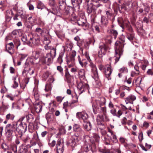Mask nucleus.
Masks as SVG:
<instances>
[{"instance_id": "0eeeda50", "label": "nucleus", "mask_w": 153, "mask_h": 153, "mask_svg": "<svg viewBox=\"0 0 153 153\" xmlns=\"http://www.w3.org/2000/svg\"><path fill=\"white\" fill-rule=\"evenodd\" d=\"M132 6L131 0H127L119 7L118 10L121 13H124L125 12L129 11Z\"/></svg>"}, {"instance_id": "49530a36", "label": "nucleus", "mask_w": 153, "mask_h": 153, "mask_svg": "<svg viewBox=\"0 0 153 153\" xmlns=\"http://www.w3.org/2000/svg\"><path fill=\"white\" fill-rule=\"evenodd\" d=\"M57 69L59 71L62 76L63 75V70L62 67L60 66H58L57 67Z\"/></svg>"}, {"instance_id": "5701e85b", "label": "nucleus", "mask_w": 153, "mask_h": 153, "mask_svg": "<svg viewBox=\"0 0 153 153\" xmlns=\"http://www.w3.org/2000/svg\"><path fill=\"white\" fill-rule=\"evenodd\" d=\"M79 78L81 79H84L85 78V71L84 69H80L78 72Z\"/></svg>"}, {"instance_id": "a19ab883", "label": "nucleus", "mask_w": 153, "mask_h": 153, "mask_svg": "<svg viewBox=\"0 0 153 153\" xmlns=\"http://www.w3.org/2000/svg\"><path fill=\"white\" fill-rule=\"evenodd\" d=\"M105 40L106 42L108 44H111L112 41V37L110 36H108L107 37H106V38L105 39Z\"/></svg>"}, {"instance_id": "b1692460", "label": "nucleus", "mask_w": 153, "mask_h": 153, "mask_svg": "<svg viewBox=\"0 0 153 153\" xmlns=\"http://www.w3.org/2000/svg\"><path fill=\"white\" fill-rule=\"evenodd\" d=\"M65 77L66 79V81L68 83H70L71 82V76L69 74L68 68H66L65 70Z\"/></svg>"}, {"instance_id": "3c124183", "label": "nucleus", "mask_w": 153, "mask_h": 153, "mask_svg": "<svg viewBox=\"0 0 153 153\" xmlns=\"http://www.w3.org/2000/svg\"><path fill=\"white\" fill-rule=\"evenodd\" d=\"M59 134H65V130L63 127H61L59 128Z\"/></svg>"}, {"instance_id": "338daca9", "label": "nucleus", "mask_w": 153, "mask_h": 153, "mask_svg": "<svg viewBox=\"0 0 153 153\" xmlns=\"http://www.w3.org/2000/svg\"><path fill=\"white\" fill-rule=\"evenodd\" d=\"M138 138L139 140L140 141H141L143 139V135L142 132H141L139 134Z\"/></svg>"}, {"instance_id": "6e6d98bb", "label": "nucleus", "mask_w": 153, "mask_h": 153, "mask_svg": "<svg viewBox=\"0 0 153 153\" xmlns=\"http://www.w3.org/2000/svg\"><path fill=\"white\" fill-rule=\"evenodd\" d=\"M105 71H112L111 68V66L108 65H105Z\"/></svg>"}, {"instance_id": "f03ea898", "label": "nucleus", "mask_w": 153, "mask_h": 153, "mask_svg": "<svg viewBox=\"0 0 153 153\" xmlns=\"http://www.w3.org/2000/svg\"><path fill=\"white\" fill-rule=\"evenodd\" d=\"M17 125L16 123H13L12 124H7L5 127V131L7 135V138L9 141H11L12 138L13 132L15 133L17 131Z\"/></svg>"}, {"instance_id": "dca6fc26", "label": "nucleus", "mask_w": 153, "mask_h": 153, "mask_svg": "<svg viewBox=\"0 0 153 153\" xmlns=\"http://www.w3.org/2000/svg\"><path fill=\"white\" fill-rule=\"evenodd\" d=\"M39 39H34L33 37H30L27 44L29 46H33L35 45H37L38 43Z\"/></svg>"}, {"instance_id": "5fc2aeb1", "label": "nucleus", "mask_w": 153, "mask_h": 153, "mask_svg": "<svg viewBox=\"0 0 153 153\" xmlns=\"http://www.w3.org/2000/svg\"><path fill=\"white\" fill-rule=\"evenodd\" d=\"M107 18H110V17L112 16V14L110 11H105Z\"/></svg>"}, {"instance_id": "393cba45", "label": "nucleus", "mask_w": 153, "mask_h": 153, "mask_svg": "<svg viewBox=\"0 0 153 153\" xmlns=\"http://www.w3.org/2000/svg\"><path fill=\"white\" fill-rule=\"evenodd\" d=\"M99 117L100 119V120L102 121H109V117L107 115L106 112L103 114L99 116Z\"/></svg>"}, {"instance_id": "e2e57ef3", "label": "nucleus", "mask_w": 153, "mask_h": 153, "mask_svg": "<svg viewBox=\"0 0 153 153\" xmlns=\"http://www.w3.org/2000/svg\"><path fill=\"white\" fill-rule=\"evenodd\" d=\"M110 112L114 116H117L116 111L115 109H112L110 110Z\"/></svg>"}, {"instance_id": "58836bf2", "label": "nucleus", "mask_w": 153, "mask_h": 153, "mask_svg": "<svg viewBox=\"0 0 153 153\" xmlns=\"http://www.w3.org/2000/svg\"><path fill=\"white\" fill-rule=\"evenodd\" d=\"M126 29L127 30L126 33H131L134 32L132 27L130 25L128 24H126Z\"/></svg>"}, {"instance_id": "6e6552de", "label": "nucleus", "mask_w": 153, "mask_h": 153, "mask_svg": "<svg viewBox=\"0 0 153 153\" xmlns=\"http://www.w3.org/2000/svg\"><path fill=\"white\" fill-rule=\"evenodd\" d=\"M81 139V136L79 135L74 134L72 136L71 140H70L68 144L72 147H74L79 144V141Z\"/></svg>"}, {"instance_id": "79ce46f5", "label": "nucleus", "mask_w": 153, "mask_h": 153, "mask_svg": "<svg viewBox=\"0 0 153 153\" xmlns=\"http://www.w3.org/2000/svg\"><path fill=\"white\" fill-rule=\"evenodd\" d=\"M27 37L26 35H24L22 36L21 37V39L22 41L24 42V44H27V42H28V41L27 40Z\"/></svg>"}, {"instance_id": "423d86ee", "label": "nucleus", "mask_w": 153, "mask_h": 153, "mask_svg": "<svg viewBox=\"0 0 153 153\" xmlns=\"http://www.w3.org/2000/svg\"><path fill=\"white\" fill-rule=\"evenodd\" d=\"M99 105L97 103L94 104L92 105L93 109L94 114H97L98 112L103 114L106 112V109L104 102H99Z\"/></svg>"}, {"instance_id": "c756f323", "label": "nucleus", "mask_w": 153, "mask_h": 153, "mask_svg": "<svg viewBox=\"0 0 153 153\" xmlns=\"http://www.w3.org/2000/svg\"><path fill=\"white\" fill-rule=\"evenodd\" d=\"M64 51L60 52L59 56L57 59V61L60 64H61L62 62V57L64 54Z\"/></svg>"}, {"instance_id": "2f4dec72", "label": "nucleus", "mask_w": 153, "mask_h": 153, "mask_svg": "<svg viewBox=\"0 0 153 153\" xmlns=\"http://www.w3.org/2000/svg\"><path fill=\"white\" fill-rule=\"evenodd\" d=\"M15 117V116L13 114L9 113L6 115V119L7 120H10L13 121Z\"/></svg>"}, {"instance_id": "aec40b11", "label": "nucleus", "mask_w": 153, "mask_h": 153, "mask_svg": "<svg viewBox=\"0 0 153 153\" xmlns=\"http://www.w3.org/2000/svg\"><path fill=\"white\" fill-rule=\"evenodd\" d=\"M109 31L110 33L114 36V39H115L118 35V33L117 31L114 29L113 25L111 26L110 29Z\"/></svg>"}, {"instance_id": "e433bc0d", "label": "nucleus", "mask_w": 153, "mask_h": 153, "mask_svg": "<svg viewBox=\"0 0 153 153\" xmlns=\"http://www.w3.org/2000/svg\"><path fill=\"white\" fill-rule=\"evenodd\" d=\"M35 110L37 112H39L42 111V106L39 104L35 106Z\"/></svg>"}, {"instance_id": "bf43d9fd", "label": "nucleus", "mask_w": 153, "mask_h": 153, "mask_svg": "<svg viewBox=\"0 0 153 153\" xmlns=\"http://www.w3.org/2000/svg\"><path fill=\"white\" fill-rule=\"evenodd\" d=\"M56 141L55 140H53L51 143H48L49 146L51 147H53L56 145Z\"/></svg>"}, {"instance_id": "ea45409f", "label": "nucleus", "mask_w": 153, "mask_h": 153, "mask_svg": "<svg viewBox=\"0 0 153 153\" xmlns=\"http://www.w3.org/2000/svg\"><path fill=\"white\" fill-rule=\"evenodd\" d=\"M73 8L71 7H68L66 8L65 13L66 15L70 14L71 11L73 10Z\"/></svg>"}, {"instance_id": "8fccbe9b", "label": "nucleus", "mask_w": 153, "mask_h": 153, "mask_svg": "<svg viewBox=\"0 0 153 153\" xmlns=\"http://www.w3.org/2000/svg\"><path fill=\"white\" fill-rule=\"evenodd\" d=\"M34 92V97L36 100H37L39 99V94L37 91H33Z\"/></svg>"}, {"instance_id": "72a5a7b5", "label": "nucleus", "mask_w": 153, "mask_h": 153, "mask_svg": "<svg viewBox=\"0 0 153 153\" xmlns=\"http://www.w3.org/2000/svg\"><path fill=\"white\" fill-rule=\"evenodd\" d=\"M71 3L73 4L74 7H76V6H79L80 4L81 3V1H80L79 2L78 0H71Z\"/></svg>"}, {"instance_id": "052dcab7", "label": "nucleus", "mask_w": 153, "mask_h": 153, "mask_svg": "<svg viewBox=\"0 0 153 153\" xmlns=\"http://www.w3.org/2000/svg\"><path fill=\"white\" fill-rule=\"evenodd\" d=\"M51 115L49 114H47L46 115V118L48 122L50 121L51 120Z\"/></svg>"}, {"instance_id": "f3484780", "label": "nucleus", "mask_w": 153, "mask_h": 153, "mask_svg": "<svg viewBox=\"0 0 153 153\" xmlns=\"http://www.w3.org/2000/svg\"><path fill=\"white\" fill-rule=\"evenodd\" d=\"M136 99V97L135 96L133 95H130L125 98V100L126 104H128V103L133 104V101L135 100Z\"/></svg>"}, {"instance_id": "864d4df0", "label": "nucleus", "mask_w": 153, "mask_h": 153, "mask_svg": "<svg viewBox=\"0 0 153 153\" xmlns=\"http://www.w3.org/2000/svg\"><path fill=\"white\" fill-rule=\"evenodd\" d=\"M96 17V15H91V24L93 25L95 22V19Z\"/></svg>"}, {"instance_id": "f8f14e48", "label": "nucleus", "mask_w": 153, "mask_h": 153, "mask_svg": "<svg viewBox=\"0 0 153 153\" xmlns=\"http://www.w3.org/2000/svg\"><path fill=\"white\" fill-rule=\"evenodd\" d=\"M89 66L91 68V71L94 75L95 79L96 80L98 79V75L97 72V70L95 65H94L92 61L89 62Z\"/></svg>"}, {"instance_id": "39448f33", "label": "nucleus", "mask_w": 153, "mask_h": 153, "mask_svg": "<svg viewBox=\"0 0 153 153\" xmlns=\"http://www.w3.org/2000/svg\"><path fill=\"white\" fill-rule=\"evenodd\" d=\"M46 9L48 12L47 18L52 21H54L56 19V16H59L60 14L59 9H55L54 7L51 9L47 8Z\"/></svg>"}, {"instance_id": "c85d7f7f", "label": "nucleus", "mask_w": 153, "mask_h": 153, "mask_svg": "<svg viewBox=\"0 0 153 153\" xmlns=\"http://www.w3.org/2000/svg\"><path fill=\"white\" fill-rule=\"evenodd\" d=\"M142 77H139L134 80L133 83H135L136 86L139 87L142 81Z\"/></svg>"}, {"instance_id": "69168bd1", "label": "nucleus", "mask_w": 153, "mask_h": 153, "mask_svg": "<svg viewBox=\"0 0 153 153\" xmlns=\"http://www.w3.org/2000/svg\"><path fill=\"white\" fill-rule=\"evenodd\" d=\"M35 31L40 34H42V29L41 28L38 27L36 28L35 30Z\"/></svg>"}, {"instance_id": "09e8293b", "label": "nucleus", "mask_w": 153, "mask_h": 153, "mask_svg": "<svg viewBox=\"0 0 153 153\" xmlns=\"http://www.w3.org/2000/svg\"><path fill=\"white\" fill-rule=\"evenodd\" d=\"M40 54V52L39 51H36L34 52L33 55L34 57L35 58H36L37 59H38L39 57V54Z\"/></svg>"}, {"instance_id": "cd10ccee", "label": "nucleus", "mask_w": 153, "mask_h": 153, "mask_svg": "<svg viewBox=\"0 0 153 153\" xmlns=\"http://www.w3.org/2000/svg\"><path fill=\"white\" fill-rule=\"evenodd\" d=\"M104 16L101 17V23L102 25L106 26L108 23V19Z\"/></svg>"}, {"instance_id": "473e14b6", "label": "nucleus", "mask_w": 153, "mask_h": 153, "mask_svg": "<svg viewBox=\"0 0 153 153\" xmlns=\"http://www.w3.org/2000/svg\"><path fill=\"white\" fill-rule=\"evenodd\" d=\"M59 1V9L62 10L65 9V4L63 0H61Z\"/></svg>"}, {"instance_id": "bb28decb", "label": "nucleus", "mask_w": 153, "mask_h": 153, "mask_svg": "<svg viewBox=\"0 0 153 153\" xmlns=\"http://www.w3.org/2000/svg\"><path fill=\"white\" fill-rule=\"evenodd\" d=\"M87 11L89 14L92 13V15H96V10L93 6L88 7L87 9Z\"/></svg>"}, {"instance_id": "7ed1b4c3", "label": "nucleus", "mask_w": 153, "mask_h": 153, "mask_svg": "<svg viewBox=\"0 0 153 153\" xmlns=\"http://www.w3.org/2000/svg\"><path fill=\"white\" fill-rule=\"evenodd\" d=\"M13 42L7 44L5 47L6 51L11 55L14 52V47L17 49L21 44L20 41L18 38L14 39Z\"/></svg>"}, {"instance_id": "9b49d317", "label": "nucleus", "mask_w": 153, "mask_h": 153, "mask_svg": "<svg viewBox=\"0 0 153 153\" xmlns=\"http://www.w3.org/2000/svg\"><path fill=\"white\" fill-rule=\"evenodd\" d=\"M99 50L98 52V55L100 57H102L105 54V52L108 48V47L106 44H102L99 47Z\"/></svg>"}, {"instance_id": "f257e3e1", "label": "nucleus", "mask_w": 153, "mask_h": 153, "mask_svg": "<svg viewBox=\"0 0 153 153\" xmlns=\"http://www.w3.org/2000/svg\"><path fill=\"white\" fill-rule=\"evenodd\" d=\"M125 41L123 40L121 41L116 42L115 43V54L114 58L115 60V63L118 62L123 52V48L124 46Z\"/></svg>"}, {"instance_id": "a878e982", "label": "nucleus", "mask_w": 153, "mask_h": 153, "mask_svg": "<svg viewBox=\"0 0 153 153\" xmlns=\"http://www.w3.org/2000/svg\"><path fill=\"white\" fill-rule=\"evenodd\" d=\"M126 36L130 41H133L134 38V32L131 33H126Z\"/></svg>"}, {"instance_id": "4c0bfd02", "label": "nucleus", "mask_w": 153, "mask_h": 153, "mask_svg": "<svg viewBox=\"0 0 153 153\" xmlns=\"http://www.w3.org/2000/svg\"><path fill=\"white\" fill-rule=\"evenodd\" d=\"M51 89V83L47 84L46 85L45 90L46 92H48Z\"/></svg>"}, {"instance_id": "37998d69", "label": "nucleus", "mask_w": 153, "mask_h": 153, "mask_svg": "<svg viewBox=\"0 0 153 153\" xmlns=\"http://www.w3.org/2000/svg\"><path fill=\"white\" fill-rule=\"evenodd\" d=\"M112 71H105V75L106 77L108 80L111 79V78L110 77V76L111 74L112 73Z\"/></svg>"}, {"instance_id": "0e129e2a", "label": "nucleus", "mask_w": 153, "mask_h": 153, "mask_svg": "<svg viewBox=\"0 0 153 153\" xmlns=\"http://www.w3.org/2000/svg\"><path fill=\"white\" fill-rule=\"evenodd\" d=\"M9 70L11 74H14L16 72L15 69L12 67H10V68Z\"/></svg>"}, {"instance_id": "6ab92c4d", "label": "nucleus", "mask_w": 153, "mask_h": 153, "mask_svg": "<svg viewBox=\"0 0 153 153\" xmlns=\"http://www.w3.org/2000/svg\"><path fill=\"white\" fill-rule=\"evenodd\" d=\"M83 125L84 129L88 131L91 130L92 126L91 123L89 121H87L83 122Z\"/></svg>"}, {"instance_id": "de8ad7c7", "label": "nucleus", "mask_w": 153, "mask_h": 153, "mask_svg": "<svg viewBox=\"0 0 153 153\" xmlns=\"http://www.w3.org/2000/svg\"><path fill=\"white\" fill-rule=\"evenodd\" d=\"M120 72L121 73H127L128 70L127 68L123 67L120 69Z\"/></svg>"}, {"instance_id": "c03bdc74", "label": "nucleus", "mask_w": 153, "mask_h": 153, "mask_svg": "<svg viewBox=\"0 0 153 153\" xmlns=\"http://www.w3.org/2000/svg\"><path fill=\"white\" fill-rule=\"evenodd\" d=\"M78 59L79 62V64L82 67H84V59H81L80 58V56H78Z\"/></svg>"}, {"instance_id": "f704fd0d", "label": "nucleus", "mask_w": 153, "mask_h": 153, "mask_svg": "<svg viewBox=\"0 0 153 153\" xmlns=\"http://www.w3.org/2000/svg\"><path fill=\"white\" fill-rule=\"evenodd\" d=\"M45 48L46 50H51L50 52H51L52 50H54L55 51V55L56 56V49L54 48L53 47L51 46H49L48 44H47L45 46Z\"/></svg>"}, {"instance_id": "13d9d810", "label": "nucleus", "mask_w": 153, "mask_h": 153, "mask_svg": "<svg viewBox=\"0 0 153 153\" xmlns=\"http://www.w3.org/2000/svg\"><path fill=\"white\" fill-rule=\"evenodd\" d=\"M27 5L29 9L30 10H33L34 7L32 4H30L28 2L27 4Z\"/></svg>"}, {"instance_id": "a18cd8bd", "label": "nucleus", "mask_w": 153, "mask_h": 153, "mask_svg": "<svg viewBox=\"0 0 153 153\" xmlns=\"http://www.w3.org/2000/svg\"><path fill=\"white\" fill-rule=\"evenodd\" d=\"M49 75L50 74L49 72L46 71L43 74L42 76L43 78L45 80L48 77Z\"/></svg>"}, {"instance_id": "774afa93", "label": "nucleus", "mask_w": 153, "mask_h": 153, "mask_svg": "<svg viewBox=\"0 0 153 153\" xmlns=\"http://www.w3.org/2000/svg\"><path fill=\"white\" fill-rule=\"evenodd\" d=\"M63 98H62L61 96H58L56 98L57 101L59 102H62Z\"/></svg>"}, {"instance_id": "4468645a", "label": "nucleus", "mask_w": 153, "mask_h": 153, "mask_svg": "<svg viewBox=\"0 0 153 153\" xmlns=\"http://www.w3.org/2000/svg\"><path fill=\"white\" fill-rule=\"evenodd\" d=\"M76 117L79 119L81 118L83 122L88 121V116L87 114L84 112H78L76 114Z\"/></svg>"}, {"instance_id": "603ef678", "label": "nucleus", "mask_w": 153, "mask_h": 153, "mask_svg": "<svg viewBox=\"0 0 153 153\" xmlns=\"http://www.w3.org/2000/svg\"><path fill=\"white\" fill-rule=\"evenodd\" d=\"M67 62L68 65V67L69 68L74 66L75 65V62H71L69 61H67Z\"/></svg>"}, {"instance_id": "412c9836", "label": "nucleus", "mask_w": 153, "mask_h": 153, "mask_svg": "<svg viewBox=\"0 0 153 153\" xmlns=\"http://www.w3.org/2000/svg\"><path fill=\"white\" fill-rule=\"evenodd\" d=\"M97 127L100 130H103L105 128V126L103 121H101L100 119H97Z\"/></svg>"}, {"instance_id": "1a4fd4ad", "label": "nucleus", "mask_w": 153, "mask_h": 153, "mask_svg": "<svg viewBox=\"0 0 153 153\" xmlns=\"http://www.w3.org/2000/svg\"><path fill=\"white\" fill-rule=\"evenodd\" d=\"M89 87V85L87 84L82 81L77 83V88L78 89V92L79 95L85 90L88 89Z\"/></svg>"}, {"instance_id": "7c9ffc66", "label": "nucleus", "mask_w": 153, "mask_h": 153, "mask_svg": "<svg viewBox=\"0 0 153 153\" xmlns=\"http://www.w3.org/2000/svg\"><path fill=\"white\" fill-rule=\"evenodd\" d=\"M108 137L110 138L111 140L114 143H116L118 141L116 136L114 134L110 135L108 134H107Z\"/></svg>"}, {"instance_id": "c9c22d12", "label": "nucleus", "mask_w": 153, "mask_h": 153, "mask_svg": "<svg viewBox=\"0 0 153 153\" xmlns=\"http://www.w3.org/2000/svg\"><path fill=\"white\" fill-rule=\"evenodd\" d=\"M49 3L50 5L51 6V8L54 7L55 9H59L55 6L56 3L55 0H49Z\"/></svg>"}, {"instance_id": "9d476101", "label": "nucleus", "mask_w": 153, "mask_h": 153, "mask_svg": "<svg viewBox=\"0 0 153 153\" xmlns=\"http://www.w3.org/2000/svg\"><path fill=\"white\" fill-rule=\"evenodd\" d=\"M27 129V125L25 123H23L21 122L18 126H17V131L20 135H21L20 137L22 136V133H25Z\"/></svg>"}, {"instance_id": "2eb2a0df", "label": "nucleus", "mask_w": 153, "mask_h": 153, "mask_svg": "<svg viewBox=\"0 0 153 153\" xmlns=\"http://www.w3.org/2000/svg\"><path fill=\"white\" fill-rule=\"evenodd\" d=\"M77 24L79 26H85L86 28L89 27V25L86 23L85 18V16L83 18H80L77 21Z\"/></svg>"}, {"instance_id": "20e7f679", "label": "nucleus", "mask_w": 153, "mask_h": 153, "mask_svg": "<svg viewBox=\"0 0 153 153\" xmlns=\"http://www.w3.org/2000/svg\"><path fill=\"white\" fill-rule=\"evenodd\" d=\"M55 51L52 50L49 53H47L45 57L41 58L39 62L43 64H47L48 65L49 63L52 62L53 59L55 57Z\"/></svg>"}, {"instance_id": "4be33fe9", "label": "nucleus", "mask_w": 153, "mask_h": 153, "mask_svg": "<svg viewBox=\"0 0 153 153\" xmlns=\"http://www.w3.org/2000/svg\"><path fill=\"white\" fill-rule=\"evenodd\" d=\"M73 129L74 131L76 132H79L81 134H82L84 131L80 128L79 125L75 124L73 126Z\"/></svg>"}, {"instance_id": "a211bd4d", "label": "nucleus", "mask_w": 153, "mask_h": 153, "mask_svg": "<svg viewBox=\"0 0 153 153\" xmlns=\"http://www.w3.org/2000/svg\"><path fill=\"white\" fill-rule=\"evenodd\" d=\"M27 59V62H29L31 65H37L39 62V60L37 59L34 56L29 57Z\"/></svg>"}, {"instance_id": "ddd939ff", "label": "nucleus", "mask_w": 153, "mask_h": 153, "mask_svg": "<svg viewBox=\"0 0 153 153\" xmlns=\"http://www.w3.org/2000/svg\"><path fill=\"white\" fill-rule=\"evenodd\" d=\"M56 149L57 153H63L64 150V145L60 140L57 141Z\"/></svg>"}, {"instance_id": "680f3d73", "label": "nucleus", "mask_w": 153, "mask_h": 153, "mask_svg": "<svg viewBox=\"0 0 153 153\" xmlns=\"http://www.w3.org/2000/svg\"><path fill=\"white\" fill-rule=\"evenodd\" d=\"M83 148L84 151L85 152H87L89 150V149L90 148V146H89V147H88V146H87V145H85L84 146Z\"/></svg>"}, {"instance_id": "4d7b16f0", "label": "nucleus", "mask_w": 153, "mask_h": 153, "mask_svg": "<svg viewBox=\"0 0 153 153\" xmlns=\"http://www.w3.org/2000/svg\"><path fill=\"white\" fill-rule=\"evenodd\" d=\"M43 7V4L42 3L39 2L38 3L37 6V8L39 9H42Z\"/></svg>"}]
</instances>
